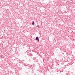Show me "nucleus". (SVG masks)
Masks as SVG:
<instances>
[{
    "label": "nucleus",
    "instance_id": "nucleus-1",
    "mask_svg": "<svg viewBox=\"0 0 75 75\" xmlns=\"http://www.w3.org/2000/svg\"><path fill=\"white\" fill-rule=\"evenodd\" d=\"M36 40H37L38 41H39L40 40H39V39H38V37H36L35 38Z\"/></svg>",
    "mask_w": 75,
    "mask_h": 75
},
{
    "label": "nucleus",
    "instance_id": "nucleus-2",
    "mask_svg": "<svg viewBox=\"0 0 75 75\" xmlns=\"http://www.w3.org/2000/svg\"><path fill=\"white\" fill-rule=\"evenodd\" d=\"M34 22L33 21L32 23V25H34Z\"/></svg>",
    "mask_w": 75,
    "mask_h": 75
},
{
    "label": "nucleus",
    "instance_id": "nucleus-3",
    "mask_svg": "<svg viewBox=\"0 0 75 75\" xmlns=\"http://www.w3.org/2000/svg\"><path fill=\"white\" fill-rule=\"evenodd\" d=\"M37 27H38V28H40V27H39V25H38L37 26Z\"/></svg>",
    "mask_w": 75,
    "mask_h": 75
},
{
    "label": "nucleus",
    "instance_id": "nucleus-4",
    "mask_svg": "<svg viewBox=\"0 0 75 75\" xmlns=\"http://www.w3.org/2000/svg\"><path fill=\"white\" fill-rule=\"evenodd\" d=\"M64 51V52H66V51Z\"/></svg>",
    "mask_w": 75,
    "mask_h": 75
},
{
    "label": "nucleus",
    "instance_id": "nucleus-5",
    "mask_svg": "<svg viewBox=\"0 0 75 75\" xmlns=\"http://www.w3.org/2000/svg\"><path fill=\"white\" fill-rule=\"evenodd\" d=\"M59 25H61V23H60V24H59Z\"/></svg>",
    "mask_w": 75,
    "mask_h": 75
},
{
    "label": "nucleus",
    "instance_id": "nucleus-6",
    "mask_svg": "<svg viewBox=\"0 0 75 75\" xmlns=\"http://www.w3.org/2000/svg\"><path fill=\"white\" fill-rule=\"evenodd\" d=\"M63 54H64V53H63Z\"/></svg>",
    "mask_w": 75,
    "mask_h": 75
},
{
    "label": "nucleus",
    "instance_id": "nucleus-7",
    "mask_svg": "<svg viewBox=\"0 0 75 75\" xmlns=\"http://www.w3.org/2000/svg\"><path fill=\"white\" fill-rule=\"evenodd\" d=\"M73 40H74V39Z\"/></svg>",
    "mask_w": 75,
    "mask_h": 75
}]
</instances>
